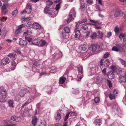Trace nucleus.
<instances>
[{
  "mask_svg": "<svg viewBox=\"0 0 126 126\" xmlns=\"http://www.w3.org/2000/svg\"><path fill=\"white\" fill-rule=\"evenodd\" d=\"M118 80L120 83H124L126 82V72L123 73L119 77Z\"/></svg>",
  "mask_w": 126,
  "mask_h": 126,
  "instance_id": "1",
  "label": "nucleus"
},
{
  "mask_svg": "<svg viewBox=\"0 0 126 126\" xmlns=\"http://www.w3.org/2000/svg\"><path fill=\"white\" fill-rule=\"evenodd\" d=\"M0 94L2 97L4 98H5L7 96L6 90L3 87L0 88Z\"/></svg>",
  "mask_w": 126,
  "mask_h": 126,
  "instance_id": "2",
  "label": "nucleus"
},
{
  "mask_svg": "<svg viewBox=\"0 0 126 126\" xmlns=\"http://www.w3.org/2000/svg\"><path fill=\"white\" fill-rule=\"evenodd\" d=\"M9 62L10 60L8 58H4L1 60V64L2 65H4L8 63Z\"/></svg>",
  "mask_w": 126,
  "mask_h": 126,
  "instance_id": "3",
  "label": "nucleus"
},
{
  "mask_svg": "<svg viewBox=\"0 0 126 126\" xmlns=\"http://www.w3.org/2000/svg\"><path fill=\"white\" fill-rule=\"evenodd\" d=\"M28 92V90L26 89H22L20 91L19 93V95L20 96H23L26 93Z\"/></svg>",
  "mask_w": 126,
  "mask_h": 126,
  "instance_id": "4",
  "label": "nucleus"
},
{
  "mask_svg": "<svg viewBox=\"0 0 126 126\" xmlns=\"http://www.w3.org/2000/svg\"><path fill=\"white\" fill-rule=\"evenodd\" d=\"M87 47L86 43L82 44L79 47V49L81 51H85L87 48Z\"/></svg>",
  "mask_w": 126,
  "mask_h": 126,
  "instance_id": "5",
  "label": "nucleus"
},
{
  "mask_svg": "<svg viewBox=\"0 0 126 126\" xmlns=\"http://www.w3.org/2000/svg\"><path fill=\"white\" fill-rule=\"evenodd\" d=\"M32 11L31 4L30 3H27L26 6V8L25 9V12L27 14H30Z\"/></svg>",
  "mask_w": 126,
  "mask_h": 126,
  "instance_id": "6",
  "label": "nucleus"
},
{
  "mask_svg": "<svg viewBox=\"0 0 126 126\" xmlns=\"http://www.w3.org/2000/svg\"><path fill=\"white\" fill-rule=\"evenodd\" d=\"M49 10H51V11L50 12V14H48L51 17H54L56 16L58 13L57 11H55L52 8H50Z\"/></svg>",
  "mask_w": 126,
  "mask_h": 126,
  "instance_id": "7",
  "label": "nucleus"
},
{
  "mask_svg": "<svg viewBox=\"0 0 126 126\" xmlns=\"http://www.w3.org/2000/svg\"><path fill=\"white\" fill-rule=\"evenodd\" d=\"M25 25L22 24L18 27V29L16 30L15 32V33L17 35L21 31V28L25 26Z\"/></svg>",
  "mask_w": 126,
  "mask_h": 126,
  "instance_id": "8",
  "label": "nucleus"
},
{
  "mask_svg": "<svg viewBox=\"0 0 126 126\" xmlns=\"http://www.w3.org/2000/svg\"><path fill=\"white\" fill-rule=\"evenodd\" d=\"M81 32L83 33H86L88 31V29L87 27L85 25L82 27L80 29Z\"/></svg>",
  "mask_w": 126,
  "mask_h": 126,
  "instance_id": "9",
  "label": "nucleus"
},
{
  "mask_svg": "<svg viewBox=\"0 0 126 126\" xmlns=\"http://www.w3.org/2000/svg\"><path fill=\"white\" fill-rule=\"evenodd\" d=\"M19 44L20 45L23 46H25L27 45V41L23 40L21 38L19 39Z\"/></svg>",
  "mask_w": 126,
  "mask_h": 126,
  "instance_id": "10",
  "label": "nucleus"
},
{
  "mask_svg": "<svg viewBox=\"0 0 126 126\" xmlns=\"http://www.w3.org/2000/svg\"><path fill=\"white\" fill-rule=\"evenodd\" d=\"M119 38L120 39L121 41L123 42L126 40V36L125 34L121 33L119 36Z\"/></svg>",
  "mask_w": 126,
  "mask_h": 126,
  "instance_id": "11",
  "label": "nucleus"
},
{
  "mask_svg": "<svg viewBox=\"0 0 126 126\" xmlns=\"http://www.w3.org/2000/svg\"><path fill=\"white\" fill-rule=\"evenodd\" d=\"M61 111L60 110H59L56 112V115L55 116V118L56 120H59L61 118V116L60 113H61Z\"/></svg>",
  "mask_w": 126,
  "mask_h": 126,
  "instance_id": "12",
  "label": "nucleus"
},
{
  "mask_svg": "<svg viewBox=\"0 0 126 126\" xmlns=\"http://www.w3.org/2000/svg\"><path fill=\"white\" fill-rule=\"evenodd\" d=\"M32 27L35 29H40L41 28V26L38 23L35 22L33 23L32 25Z\"/></svg>",
  "mask_w": 126,
  "mask_h": 126,
  "instance_id": "13",
  "label": "nucleus"
},
{
  "mask_svg": "<svg viewBox=\"0 0 126 126\" xmlns=\"http://www.w3.org/2000/svg\"><path fill=\"white\" fill-rule=\"evenodd\" d=\"M94 123L96 126H99L101 124V120L99 119H96L94 121Z\"/></svg>",
  "mask_w": 126,
  "mask_h": 126,
  "instance_id": "14",
  "label": "nucleus"
},
{
  "mask_svg": "<svg viewBox=\"0 0 126 126\" xmlns=\"http://www.w3.org/2000/svg\"><path fill=\"white\" fill-rule=\"evenodd\" d=\"M117 91V90H115L113 92V94H110L109 95V97L111 99H114L115 98V94H117L118 93Z\"/></svg>",
  "mask_w": 126,
  "mask_h": 126,
  "instance_id": "15",
  "label": "nucleus"
},
{
  "mask_svg": "<svg viewBox=\"0 0 126 126\" xmlns=\"http://www.w3.org/2000/svg\"><path fill=\"white\" fill-rule=\"evenodd\" d=\"M7 6V4H3L2 6L3 8V13L5 15L6 14L8 10L6 7Z\"/></svg>",
  "mask_w": 126,
  "mask_h": 126,
  "instance_id": "16",
  "label": "nucleus"
},
{
  "mask_svg": "<svg viewBox=\"0 0 126 126\" xmlns=\"http://www.w3.org/2000/svg\"><path fill=\"white\" fill-rule=\"evenodd\" d=\"M108 76L110 79H112L114 78V73L112 71H110L108 73Z\"/></svg>",
  "mask_w": 126,
  "mask_h": 126,
  "instance_id": "17",
  "label": "nucleus"
},
{
  "mask_svg": "<svg viewBox=\"0 0 126 126\" xmlns=\"http://www.w3.org/2000/svg\"><path fill=\"white\" fill-rule=\"evenodd\" d=\"M8 104L9 106L10 107L13 108L14 106L13 105L14 104V101L13 100L9 99L8 101Z\"/></svg>",
  "mask_w": 126,
  "mask_h": 126,
  "instance_id": "18",
  "label": "nucleus"
},
{
  "mask_svg": "<svg viewBox=\"0 0 126 126\" xmlns=\"http://www.w3.org/2000/svg\"><path fill=\"white\" fill-rule=\"evenodd\" d=\"M69 16L68 18L66 21L68 23L70 22L73 19L74 17H75V15H73L71 16L70 14H69Z\"/></svg>",
  "mask_w": 126,
  "mask_h": 126,
  "instance_id": "19",
  "label": "nucleus"
},
{
  "mask_svg": "<svg viewBox=\"0 0 126 126\" xmlns=\"http://www.w3.org/2000/svg\"><path fill=\"white\" fill-rule=\"evenodd\" d=\"M40 40L38 38L35 39L32 41V43L34 45L38 46Z\"/></svg>",
  "mask_w": 126,
  "mask_h": 126,
  "instance_id": "20",
  "label": "nucleus"
},
{
  "mask_svg": "<svg viewBox=\"0 0 126 126\" xmlns=\"http://www.w3.org/2000/svg\"><path fill=\"white\" fill-rule=\"evenodd\" d=\"M39 42L38 46H43L45 45L46 44V41L44 40H40Z\"/></svg>",
  "mask_w": 126,
  "mask_h": 126,
  "instance_id": "21",
  "label": "nucleus"
},
{
  "mask_svg": "<svg viewBox=\"0 0 126 126\" xmlns=\"http://www.w3.org/2000/svg\"><path fill=\"white\" fill-rule=\"evenodd\" d=\"M37 119V117L36 116H34L32 120V123L33 125L34 126H35L36 124Z\"/></svg>",
  "mask_w": 126,
  "mask_h": 126,
  "instance_id": "22",
  "label": "nucleus"
},
{
  "mask_svg": "<svg viewBox=\"0 0 126 126\" xmlns=\"http://www.w3.org/2000/svg\"><path fill=\"white\" fill-rule=\"evenodd\" d=\"M66 78L63 77V76L62 77L60 78L59 82V84H63Z\"/></svg>",
  "mask_w": 126,
  "mask_h": 126,
  "instance_id": "23",
  "label": "nucleus"
},
{
  "mask_svg": "<svg viewBox=\"0 0 126 126\" xmlns=\"http://www.w3.org/2000/svg\"><path fill=\"white\" fill-rule=\"evenodd\" d=\"M16 65V64L15 62L14 61H12L11 62V70H14L15 68Z\"/></svg>",
  "mask_w": 126,
  "mask_h": 126,
  "instance_id": "24",
  "label": "nucleus"
},
{
  "mask_svg": "<svg viewBox=\"0 0 126 126\" xmlns=\"http://www.w3.org/2000/svg\"><path fill=\"white\" fill-rule=\"evenodd\" d=\"M49 7L47 6L44 9V13L45 14H50V12L51 11V10H49Z\"/></svg>",
  "mask_w": 126,
  "mask_h": 126,
  "instance_id": "25",
  "label": "nucleus"
},
{
  "mask_svg": "<svg viewBox=\"0 0 126 126\" xmlns=\"http://www.w3.org/2000/svg\"><path fill=\"white\" fill-rule=\"evenodd\" d=\"M16 55L14 53L10 54L8 56L11 58L13 60H15L16 58Z\"/></svg>",
  "mask_w": 126,
  "mask_h": 126,
  "instance_id": "26",
  "label": "nucleus"
},
{
  "mask_svg": "<svg viewBox=\"0 0 126 126\" xmlns=\"http://www.w3.org/2000/svg\"><path fill=\"white\" fill-rule=\"evenodd\" d=\"M110 64V62L109 59H106L104 61V65L106 66H108Z\"/></svg>",
  "mask_w": 126,
  "mask_h": 126,
  "instance_id": "27",
  "label": "nucleus"
},
{
  "mask_svg": "<svg viewBox=\"0 0 126 126\" xmlns=\"http://www.w3.org/2000/svg\"><path fill=\"white\" fill-rule=\"evenodd\" d=\"M116 74L118 75H121L123 73H125L124 72H122V69H117L116 70Z\"/></svg>",
  "mask_w": 126,
  "mask_h": 126,
  "instance_id": "28",
  "label": "nucleus"
},
{
  "mask_svg": "<svg viewBox=\"0 0 126 126\" xmlns=\"http://www.w3.org/2000/svg\"><path fill=\"white\" fill-rule=\"evenodd\" d=\"M40 123H39V126H46V123L45 121L42 120L40 121Z\"/></svg>",
  "mask_w": 126,
  "mask_h": 126,
  "instance_id": "29",
  "label": "nucleus"
},
{
  "mask_svg": "<svg viewBox=\"0 0 126 126\" xmlns=\"http://www.w3.org/2000/svg\"><path fill=\"white\" fill-rule=\"evenodd\" d=\"M121 28H119L117 26H116L114 29V31L115 33H118L121 31Z\"/></svg>",
  "mask_w": 126,
  "mask_h": 126,
  "instance_id": "30",
  "label": "nucleus"
},
{
  "mask_svg": "<svg viewBox=\"0 0 126 126\" xmlns=\"http://www.w3.org/2000/svg\"><path fill=\"white\" fill-rule=\"evenodd\" d=\"M80 35V33L79 30H78L76 31L75 32V34L74 36L75 38L79 37Z\"/></svg>",
  "mask_w": 126,
  "mask_h": 126,
  "instance_id": "31",
  "label": "nucleus"
},
{
  "mask_svg": "<svg viewBox=\"0 0 126 126\" xmlns=\"http://www.w3.org/2000/svg\"><path fill=\"white\" fill-rule=\"evenodd\" d=\"M120 11L118 10H115L114 16L115 17H117L120 14Z\"/></svg>",
  "mask_w": 126,
  "mask_h": 126,
  "instance_id": "32",
  "label": "nucleus"
},
{
  "mask_svg": "<svg viewBox=\"0 0 126 126\" xmlns=\"http://www.w3.org/2000/svg\"><path fill=\"white\" fill-rule=\"evenodd\" d=\"M90 22L93 23L92 25H95L96 24H98L99 23L97 21L95 20H92L91 19H90Z\"/></svg>",
  "mask_w": 126,
  "mask_h": 126,
  "instance_id": "33",
  "label": "nucleus"
},
{
  "mask_svg": "<svg viewBox=\"0 0 126 126\" xmlns=\"http://www.w3.org/2000/svg\"><path fill=\"white\" fill-rule=\"evenodd\" d=\"M97 48V46L96 45L94 44L92 47V51L94 52H95Z\"/></svg>",
  "mask_w": 126,
  "mask_h": 126,
  "instance_id": "34",
  "label": "nucleus"
},
{
  "mask_svg": "<svg viewBox=\"0 0 126 126\" xmlns=\"http://www.w3.org/2000/svg\"><path fill=\"white\" fill-rule=\"evenodd\" d=\"M63 30L66 33H69L70 32V29L69 28L67 27H65L64 28Z\"/></svg>",
  "mask_w": 126,
  "mask_h": 126,
  "instance_id": "35",
  "label": "nucleus"
},
{
  "mask_svg": "<svg viewBox=\"0 0 126 126\" xmlns=\"http://www.w3.org/2000/svg\"><path fill=\"white\" fill-rule=\"evenodd\" d=\"M78 72L82 74L83 73V69L82 66H80L78 68Z\"/></svg>",
  "mask_w": 126,
  "mask_h": 126,
  "instance_id": "36",
  "label": "nucleus"
},
{
  "mask_svg": "<svg viewBox=\"0 0 126 126\" xmlns=\"http://www.w3.org/2000/svg\"><path fill=\"white\" fill-rule=\"evenodd\" d=\"M17 14V9L14 10L12 13V16H16Z\"/></svg>",
  "mask_w": 126,
  "mask_h": 126,
  "instance_id": "37",
  "label": "nucleus"
},
{
  "mask_svg": "<svg viewBox=\"0 0 126 126\" xmlns=\"http://www.w3.org/2000/svg\"><path fill=\"white\" fill-rule=\"evenodd\" d=\"M60 3L61 2H60L56 5V7L55 8V9H54V10H55V11H57L58 12V11L60 8Z\"/></svg>",
  "mask_w": 126,
  "mask_h": 126,
  "instance_id": "38",
  "label": "nucleus"
},
{
  "mask_svg": "<svg viewBox=\"0 0 126 126\" xmlns=\"http://www.w3.org/2000/svg\"><path fill=\"white\" fill-rule=\"evenodd\" d=\"M70 15H75L76 14L75 12V9L73 8H72L70 10Z\"/></svg>",
  "mask_w": 126,
  "mask_h": 126,
  "instance_id": "39",
  "label": "nucleus"
},
{
  "mask_svg": "<svg viewBox=\"0 0 126 126\" xmlns=\"http://www.w3.org/2000/svg\"><path fill=\"white\" fill-rule=\"evenodd\" d=\"M94 101L95 103H98L100 101L99 98L98 97H96L94 99Z\"/></svg>",
  "mask_w": 126,
  "mask_h": 126,
  "instance_id": "40",
  "label": "nucleus"
},
{
  "mask_svg": "<svg viewBox=\"0 0 126 126\" xmlns=\"http://www.w3.org/2000/svg\"><path fill=\"white\" fill-rule=\"evenodd\" d=\"M91 38L92 39H94L96 37V33H94L92 34L91 36Z\"/></svg>",
  "mask_w": 126,
  "mask_h": 126,
  "instance_id": "41",
  "label": "nucleus"
},
{
  "mask_svg": "<svg viewBox=\"0 0 126 126\" xmlns=\"http://www.w3.org/2000/svg\"><path fill=\"white\" fill-rule=\"evenodd\" d=\"M112 109L113 110L115 109H116L117 110H118L119 109L118 106L117 104H115L112 107Z\"/></svg>",
  "mask_w": 126,
  "mask_h": 126,
  "instance_id": "42",
  "label": "nucleus"
},
{
  "mask_svg": "<svg viewBox=\"0 0 126 126\" xmlns=\"http://www.w3.org/2000/svg\"><path fill=\"white\" fill-rule=\"evenodd\" d=\"M107 84L109 88H110L112 87V83L109 80H107Z\"/></svg>",
  "mask_w": 126,
  "mask_h": 126,
  "instance_id": "43",
  "label": "nucleus"
},
{
  "mask_svg": "<svg viewBox=\"0 0 126 126\" xmlns=\"http://www.w3.org/2000/svg\"><path fill=\"white\" fill-rule=\"evenodd\" d=\"M110 54V53L108 52L104 53V57L105 58H107L109 56Z\"/></svg>",
  "mask_w": 126,
  "mask_h": 126,
  "instance_id": "44",
  "label": "nucleus"
},
{
  "mask_svg": "<svg viewBox=\"0 0 126 126\" xmlns=\"http://www.w3.org/2000/svg\"><path fill=\"white\" fill-rule=\"evenodd\" d=\"M120 61L121 63L122 64L124 65L125 66H126V62H125V61L124 60L121 59H120Z\"/></svg>",
  "mask_w": 126,
  "mask_h": 126,
  "instance_id": "45",
  "label": "nucleus"
},
{
  "mask_svg": "<svg viewBox=\"0 0 126 126\" xmlns=\"http://www.w3.org/2000/svg\"><path fill=\"white\" fill-rule=\"evenodd\" d=\"M96 9L97 11L99 12H100L102 10V9L100 8L99 6V5H96Z\"/></svg>",
  "mask_w": 126,
  "mask_h": 126,
  "instance_id": "46",
  "label": "nucleus"
},
{
  "mask_svg": "<svg viewBox=\"0 0 126 126\" xmlns=\"http://www.w3.org/2000/svg\"><path fill=\"white\" fill-rule=\"evenodd\" d=\"M112 51H119V49L118 48L116 47H113L111 49Z\"/></svg>",
  "mask_w": 126,
  "mask_h": 126,
  "instance_id": "47",
  "label": "nucleus"
},
{
  "mask_svg": "<svg viewBox=\"0 0 126 126\" xmlns=\"http://www.w3.org/2000/svg\"><path fill=\"white\" fill-rule=\"evenodd\" d=\"M47 5H50L52 4V2L50 0H48L46 2Z\"/></svg>",
  "mask_w": 126,
  "mask_h": 126,
  "instance_id": "48",
  "label": "nucleus"
},
{
  "mask_svg": "<svg viewBox=\"0 0 126 126\" xmlns=\"http://www.w3.org/2000/svg\"><path fill=\"white\" fill-rule=\"evenodd\" d=\"M25 38L29 42H30L32 41V39L30 37L27 36H25Z\"/></svg>",
  "mask_w": 126,
  "mask_h": 126,
  "instance_id": "49",
  "label": "nucleus"
},
{
  "mask_svg": "<svg viewBox=\"0 0 126 126\" xmlns=\"http://www.w3.org/2000/svg\"><path fill=\"white\" fill-rule=\"evenodd\" d=\"M32 19V17H28L26 18H25L24 20L26 21H28L29 20H31Z\"/></svg>",
  "mask_w": 126,
  "mask_h": 126,
  "instance_id": "50",
  "label": "nucleus"
},
{
  "mask_svg": "<svg viewBox=\"0 0 126 126\" xmlns=\"http://www.w3.org/2000/svg\"><path fill=\"white\" fill-rule=\"evenodd\" d=\"M70 114V113H67L66 115L65 118L64 119V121H66L67 119L68 118V117L69 116V115Z\"/></svg>",
  "mask_w": 126,
  "mask_h": 126,
  "instance_id": "51",
  "label": "nucleus"
},
{
  "mask_svg": "<svg viewBox=\"0 0 126 126\" xmlns=\"http://www.w3.org/2000/svg\"><path fill=\"white\" fill-rule=\"evenodd\" d=\"M85 54L86 55V56H84V59H86V58L89 57L90 56V54L88 53H86Z\"/></svg>",
  "mask_w": 126,
  "mask_h": 126,
  "instance_id": "52",
  "label": "nucleus"
},
{
  "mask_svg": "<svg viewBox=\"0 0 126 126\" xmlns=\"http://www.w3.org/2000/svg\"><path fill=\"white\" fill-rule=\"evenodd\" d=\"M98 33L99 34V35L100 34V36H101L100 38H102L103 35V33L102 32H101V31H98Z\"/></svg>",
  "mask_w": 126,
  "mask_h": 126,
  "instance_id": "53",
  "label": "nucleus"
},
{
  "mask_svg": "<svg viewBox=\"0 0 126 126\" xmlns=\"http://www.w3.org/2000/svg\"><path fill=\"white\" fill-rule=\"evenodd\" d=\"M86 22V21L84 19H82V20H80L79 21V24H82V23H84L85 22Z\"/></svg>",
  "mask_w": 126,
  "mask_h": 126,
  "instance_id": "54",
  "label": "nucleus"
},
{
  "mask_svg": "<svg viewBox=\"0 0 126 126\" xmlns=\"http://www.w3.org/2000/svg\"><path fill=\"white\" fill-rule=\"evenodd\" d=\"M85 1L87 3L90 4L92 3L93 2V0H85Z\"/></svg>",
  "mask_w": 126,
  "mask_h": 126,
  "instance_id": "55",
  "label": "nucleus"
},
{
  "mask_svg": "<svg viewBox=\"0 0 126 126\" xmlns=\"http://www.w3.org/2000/svg\"><path fill=\"white\" fill-rule=\"evenodd\" d=\"M11 67H10V68H6V69H5V71H6L7 72H9L11 70H11Z\"/></svg>",
  "mask_w": 126,
  "mask_h": 126,
  "instance_id": "56",
  "label": "nucleus"
},
{
  "mask_svg": "<svg viewBox=\"0 0 126 126\" xmlns=\"http://www.w3.org/2000/svg\"><path fill=\"white\" fill-rule=\"evenodd\" d=\"M30 30V29H29V30H27L26 31V32H23V35H28V33H29V30Z\"/></svg>",
  "mask_w": 126,
  "mask_h": 126,
  "instance_id": "57",
  "label": "nucleus"
},
{
  "mask_svg": "<svg viewBox=\"0 0 126 126\" xmlns=\"http://www.w3.org/2000/svg\"><path fill=\"white\" fill-rule=\"evenodd\" d=\"M21 120V119L19 117H16V118H15L14 121H15L16 122H18L20 121Z\"/></svg>",
  "mask_w": 126,
  "mask_h": 126,
  "instance_id": "58",
  "label": "nucleus"
},
{
  "mask_svg": "<svg viewBox=\"0 0 126 126\" xmlns=\"http://www.w3.org/2000/svg\"><path fill=\"white\" fill-rule=\"evenodd\" d=\"M77 115V113L75 112H72L71 113L70 116H76Z\"/></svg>",
  "mask_w": 126,
  "mask_h": 126,
  "instance_id": "59",
  "label": "nucleus"
},
{
  "mask_svg": "<svg viewBox=\"0 0 126 126\" xmlns=\"http://www.w3.org/2000/svg\"><path fill=\"white\" fill-rule=\"evenodd\" d=\"M102 72L103 73V74L104 75H105L106 74V68H104L103 69V70L102 71Z\"/></svg>",
  "mask_w": 126,
  "mask_h": 126,
  "instance_id": "60",
  "label": "nucleus"
},
{
  "mask_svg": "<svg viewBox=\"0 0 126 126\" xmlns=\"http://www.w3.org/2000/svg\"><path fill=\"white\" fill-rule=\"evenodd\" d=\"M73 93L75 94H77L79 93V91L78 90L76 89L73 92Z\"/></svg>",
  "mask_w": 126,
  "mask_h": 126,
  "instance_id": "61",
  "label": "nucleus"
},
{
  "mask_svg": "<svg viewBox=\"0 0 126 126\" xmlns=\"http://www.w3.org/2000/svg\"><path fill=\"white\" fill-rule=\"evenodd\" d=\"M85 4L84 3H82L81 4L80 6V8L81 9H83L85 7Z\"/></svg>",
  "mask_w": 126,
  "mask_h": 126,
  "instance_id": "62",
  "label": "nucleus"
},
{
  "mask_svg": "<svg viewBox=\"0 0 126 126\" xmlns=\"http://www.w3.org/2000/svg\"><path fill=\"white\" fill-rule=\"evenodd\" d=\"M98 3L101 5H103V3H102V0H98Z\"/></svg>",
  "mask_w": 126,
  "mask_h": 126,
  "instance_id": "63",
  "label": "nucleus"
},
{
  "mask_svg": "<svg viewBox=\"0 0 126 126\" xmlns=\"http://www.w3.org/2000/svg\"><path fill=\"white\" fill-rule=\"evenodd\" d=\"M95 80L97 81H99L100 79V78L98 76H97L95 77Z\"/></svg>",
  "mask_w": 126,
  "mask_h": 126,
  "instance_id": "64",
  "label": "nucleus"
}]
</instances>
